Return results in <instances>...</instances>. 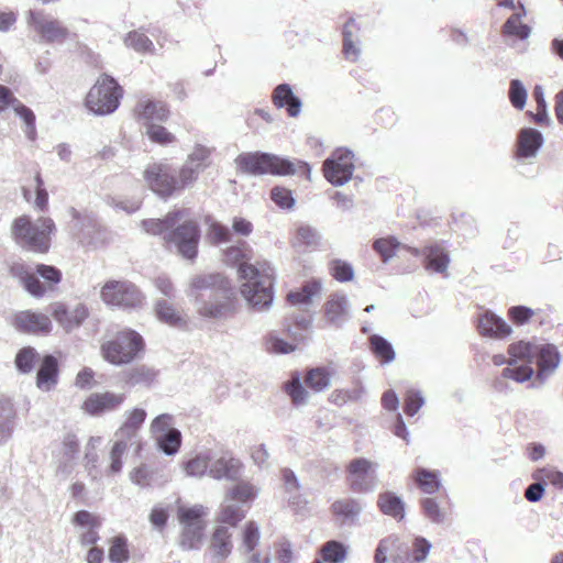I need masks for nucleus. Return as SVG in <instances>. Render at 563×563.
<instances>
[{
	"label": "nucleus",
	"mask_w": 563,
	"mask_h": 563,
	"mask_svg": "<svg viewBox=\"0 0 563 563\" xmlns=\"http://www.w3.org/2000/svg\"><path fill=\"white\" fill-rule=\"evenodd\" d=\"M245 253L241 247L231 246L224 253V262L238 267V275L242 282L240 291L250 309L262 312L268 310L275 298L274 269L268 267L260 269L243 260Z\"/></svg>",
	"instance_id": "nucleus-1"
},
{
	"label": "nucleus",
	"mask_w": 563,
	"mask_h": 563,
	"mask_svg": "<svg viewBox=\"0 0 563 563\" xmlns=\"http://www.w3.org/2000/svg\"><path fill=\"white\" fill-rule=\"evenodd\" d=\"M190 296L199 316L223 319L235 310V291L230 280L220 273L201 274L191 279Z\"/></svg>",
	"instance_id": "nucleus-2"
},
{
	"label": "nucleus",
	"mask_w": 563,
	"mask_h": 563,
	"mask_svg": "<svg viewBox=\"0 0 563 563\" xmlns=\"http://www.w3.org/2000/svg\"><path fill=\"white\" fill-rule=\"evenodd\" d=\"M234 163L238 173L250 176H290L298 174L309 178L311 174V167L307 162L290 161L262 151L243 152L235 157Z\"/></svg>",
	"instance_id": "nucleus-3"
},
{
	"label": "nucleus",
	"mask_w": 563,
	"mask_h": 563,
	"mask_svg": "<svg viewBox=\"0 0 563 563\" xmlns=\"http://www.w3.org/2000/svg\"><path fill=\"white\" fill-rule=\"evenodd\" d=\"M198 176L199 173L186 162L178 170V178L176 170L166 164H152L144 170V178L148 187L165 199L175 191L194 184Z\"/></svg>",
	"instance_id": "nucleus-4"
},
{
	"label": "nucleus",
	"mask_w": 563,
	"mask_h": 563,
	"mask_svg": "<svg viewBox=\"0 0 563 563\" xmlns=\"http://www.w3.org/2000/svg\"><path fill=\"white\" fill-rule=\"evenodd\" d=\"M56 231L53 219L40 217L34 222L29 216H21L13 221L12 233L16 242L36 253H46L51 247V235Z\"/></svg>",
	"instance_id": "nucleus-5"
},
{
	"label": "nucleus",
	"mask_w": 563,
	"mask_h": 563,
	"mask_svg": "<svg viewBox=\"0 0 563 563\" xmlns=\"http://www.w3.org/2000/svg\"><path fill=\"white\" fill-rule=\"evenodd\" d=\"M143 350V338L131 329L118 332L114 338L101 345L103 358L117 366L133 362Z\"/></svg>",
	"instance_id": "nucleus-6"
},
{
	"label": "nucleus",
	"mask_w": 563,
	"mask_h": 563,
	"mask_svg": "<svg viewBox=\"0 0 563 563\" xmlns=\"http://www.w3.org/2000/svg\"><path fill=\"white\" fill-rule=\"evenodd\" d=\"M122 96V87L114 78L104 74L88 91L85 104L96 115H108L119 108Z\"/></svg>",
	"instance_id": "nucleus-7"
},
{
	"label": "nucleus",
	"mask_w": 563,
	"mask_h": 563,
	"mask_svg": "<svg viewBox=\"0 0 563 563\" xmlns=\"http://www.w3.org/2000/svg\"><path fill=\"white\" fill-rule=\"evenodd\" d=\"M206 515V508L201 505L178 508L177 516L181 525L179 547L183 550L192 551L200 549L206 529L203 521Z\"/></svg>",
	"instance_id": "nucleus-8"
},
{
	"label": "nucleus",
	"mask_w": 563,
	"mask_h": 563,
	"mask_svg": "<svg viewBox=\"0 0 563 563\" xmlns=\"http://www.w3.org/2000/svg\"><path fill=\"white\" fill-rule=\"evenodd\" d=\"M101 298L107 306L122 310H135L143 307L145 296L129 280H109L101 288Z\"/></svg>",
	"instance_id": "nucleus-9"
},
{
	"label": "nucleus",
	"mask_w": 563,
	"mask_h": 563,
	"mask_svg": "<svg viewBox=\"0 0 563 563\" xmlns=\"http://www.w3.org/2000/svg\"><path fill=\"white\" fill-rule=\"evenodd\" d=\"M166 235L168 247H175L177 253L184 258L194 261L198 254V244L200 241V227L196 220H181Z\"/></svg>",
	"instance_id": "nucleus-10"
},
{
	"label": "nucleus",
	"mask_w": 563,
	"mask_h": 563,
	"mask_svg": "<svg viewBox=\"0 0 563 563\" xmlns=\"http://www.w3.org/2000/svg\"><path fill=\"white\" fill-rule=\"evenodd\" d=\"M346 484L356 494L374 492L378 484L376 465L365 457L353 459L346 465Z\"/></svg>",
	"instance_id": "nucleus-11"
},
{
	"label": "nucleus",
	"mask_w": 563,
	"mask_h": 563,
	"mask_svg": "<svg viewBox=\"0 0 563 563\" xmlns=\"http://www.w3.org/2000/svg\"><path fill=\"white\" fill-rule=\"evenodd\" d=\"M354 154L347 148H336L323 162V175L325 179L333 186H343L353 176L354 173Z\"/></svg>",
	"instance_id": "nucleus-12"
},
{
	"label": "nucleus",
	"mask_w": 563,
	"mask_h": 563,
	"mask_svg": "<svg viewBox=\"0 0 563 563\" xmlns=\"http://www.w3.org/2000/svg\"><path fill=\"white\" fill-rule=\"evenodd\" d=\"M244 465L230 451L212 450L209 476L216 481L238 482L242 477Z\"/></svg>",
	"instance_id": "nucleus-13"
},
{
	"label": "nucleus",
	"mask_w": 563,
	"mask_h": 563,
	"mask_svg": "<svg viewBox=\"0 0 563 563\" xmlns=\"http://www.w3.org/2000/svg\"><path fill=\"white\" fill-rule=\"evenodd\" d=\"M26 21L45 43L64 42L69 35L68 29L59 20L43 11L30 10Z\"/></svg>",
	"instance_id": "nucleus-14"
},
{
	"label": "nucleus",
	"mask_w": 563,
	"mask_h": 563,
	"mask_svg": "<svg viewBox=\"0 0 563 563\" xmlns=\"http://www.w3.org/2000/svg\"><path fill=\"white\" fill-rule=\"evenodd\" d=\"M125 394L111 391L91 394L84 402L82 408L91 416H100L107 411L119 409L124 400Z\"/></svg>",
	"instance_id": "nucleus-15"
},
{
	"label": "nucleus",
	"mask_w": 563,
	"mask_h": 563,
	"mask_svg": "<svg viewBox=\"0 0 563 563\" xmlns=\"http://www.w3.org/2000/svg\"><path fill=\"white\" fill-rule=\"evenodd\" d=\"M476 329L479 335L493 339H506L512 333L511 327L489 310L479 314Z\"/></svg>",
	"instance_id": "nucleus-16"
},
{
	"label": "nucleus",
	"mask_w": 563,
	"mask_h": 563,
	"mask_svg": "<svg viewBox=\"0 0 563 563\" xmlns=\"http://www.w3.org/2000/svg\"><path fill=\"white\" fill-rule=\"evenodd\" d=\"M189 216L188 209H174L163 219H146L141 222L143 230L152 235H163L166 242V235L183 219Z\"/></svg>",
	"instance_id": "nucleus-17"
},
{
	"label": "nucleus",
	"mask_w": 563,
	"mask_h": 563,
	"mask_svg": "<svg viewBox=\"0 0 563 563\" xmlns=\"http://www.w3.org/2000/svg\"><path fill=\"white\" fill-rule=\"evenodd\" d=\"M169 108L164 101L141 99L135 106V114L145 126L150 123L166 122L169 118Z\"/></svg>",
	"instance_id": "nucleus-18"
},
{
	"label": "nucleus",
	"mask_w": 563,
	"mask_h": 563,
	"mask_svg": "<svg viewBox=\"0 0 563 563\" xmlns=\"http://www.w3.org/2000/svg\"><path fill=\"white\" fill-rule=\"evenodd\" d=\"M327 322L335 328L343 327L350 319L349 299L344 294H333L324 303Z\"/></svg>",
	"instance_id": "nucleus-19"
},
{
	"label": "nucleus",
	"mask_w": 563,
	"mask_h": 563,
	"mask_svg": "<svg viewBox=\"0 0 563 563\" xmlns=\"http://www.w3.org/2000/svg\"><path fill=\"white\" fill-rule=\"evenodd\" d=\"M272 101L277 109L284 108L290 118H296L301 112L302 102L289 84L277 85L273 90Z\"/></svg>",
	"instance_id": "nucleus-20"
},
{
	"label": "nucleus",
	"mask_w": 563,
	"mask_h": 563,
	"mask_svg": "<svg viewBox=\"0 0 563 563\" xmlns=\"http://www.w3.org/2000/svg\"><path fill=\"white\" fill-rule=\"evenodd\" d=\"M14 327L25 333H47L52 329L51 319L42 313L23 311L15 316Z\"/></svg>",
	"instance_id": "nucleus-21"
},
{
	"label": "nucleus",
	"mask_w": 563,
	"mask_h": 563,
	"mask_svg": "<svg viewBox=\"0 0 563 563\" xmlns=\"http://www.w3.org/2000/svg\"><path fill=\"white\" fill-rule=\"evenodd\" d=\"M124 416L125 420L114 435L119 440L124 439L128 443L133 444L136 442L139 431L145 422L147 413L142 408H134L126 411Z\"/></svg>",
	"instance_id": "nucleus-22"
},
{
	"label": "nucleus",
	"mask_w": 563,
	"mask_h": 563,
	"mask_svg": "<svg viewBox=\"0 0 563 563\" xmlns=\"http://www.w3.org/2000/svg\"><path fill=\"white\" fill-rule=\"evenodd\" d=\"M363 508L354 498L335 500L331 505V511L341 526H353L358 521Z\"/></svg>",
	"instance_id": "nucleus-23"
},
{
	"label": "nucleus",
	"mask_w": 563,
	"mask_h": 563,
	"mask_svg": "<svg viewBox=\"0 0 563 563\" xmlns=\"http://www.w3.org/2000/svg\"><path fill=\"white\" fill-rule=\"evenodd\" d=\"M360 27L354 18H350L343 25V48L345 59L356 62L361 55V42L358 37Z\"/></svg>",
	"instance_id": "nucleus-24"
},
{
	"label": "nucleus",
	"mask_w": 563,
	"mask_h": 563,
	"mask_svg": "<svg viewBox=\"0 0 563 563\" xmlns=\"http://www.w3.org/2000/svg\"><path fill=\"white\" fill-rule=\"evenodd\" d=\"M231 539L232 534L229 528L219 526L214 529L210 541L213 561L220 563L232 553L233 544Z\"/></svg>",
	"instance_id": "nucleus-25"
},
{
	"label": "nucleus",
	"mask_w": 563,
	"mask_h": 563,
	"mask_svg": "<svg viewBox=\"0 0 563 563\" xmlns=\"http://www.w3.org/2000/svg\"><path fill=\"white\" fill-rule=\"evenodd\" d=\"M58 374L57 358L52 354L45 355L37 371L36 386L45 391L51 390L57 384Z\"/></svg>",
	"instance_id": "nucleus-26"
},
{
	"label": "nucleus",
	"mask_w": 563,
	"mask_h": 563,
	"mask_svg": "<svg viewBox=\"0 0 563 563\" xmlns=\"http://www.w3.org/2000/svg\"><path fill=\"white\" fill-rule=\"evenodd\" d=\"M158 372L147 365H137L121 373V379L129 387H151Z\"/></svg>",
	"instance_id": "nucleus-27"
},
{
	"label": "nucleus",
	"mask_w": 563,
	"mask_h": 563,
	"mask_svg": "<svg viewBox=\"0 0 563 563\" xmlns=\"http://www.w3.org/2000/svg\"><path fill=\"white\" fill-rule=\"evenodd\" d=\"M88 308L78 303L73 310H67L65 307H58L54 311L55 319L67 330L70 331L74 328L80 327L84 321L88 318Z\"/></svg>",
	"instance_id": "nucleus-28"
},
{
	"label": "nucleus",
	"mask_w": 563,
	"mask_h": 563,
	"mask_svg": "<svg viewBox=\"0 0 563 563\" xmlns=\"http://www.w3.org/2000/svg\"><path fill=\"white\" fill-rule=\"evenodd\" d=\"M543 143L542 134L534 129H523L517 140V156H534Z\"/></svg>",
	"instance_id": "nucleus-29"
},
{
	"label": "nucleus",
	"mask_w": 563,
	"mask_h": 563,
	"mask_svg": "<svg viewBox=\"0 0 563 563\" xmlns=\"http://www.w3.org/2000/svg\"><path fill=\"white\" fill-rule=\"evenodd\" d=\"M320 243V232L316 228L308 224L298 227L296 235L292 240V246L301 253L316 250Z\"/></svg>",
	"instance_id": "nucleus-30"
},
{
	"label": "nucleus",
	"mask_w": 563,
	"mask_h": 563,
	"mask_svg": "<svg viewBox=\"0 0 563 563\" xmlns=\"http://www.w3.org/2000/svg\"><path fill=\"white\" fill-rule=\"evenodd\" d=\"M519 11L511 14L503 25L501 33L505 36L526 40L530 35V26L521 22V18L526 15V9L522 3H518Z\"/></svg>",
	"instance_id": "nucleus-31"
},
{
	"label": "nucleus",
	"mask_w": 563,
	"mask_h": 563,
	"mask_svg": "<svg viewBox=\"0 0 563 563\" xmlns=\"http://www.w3.org/2000/svg\"><path fill=\"white\" fill-rule=\"evenodd\" d=\"M210 459H212V449L199 452L184 464L186 474L192 477L209 476Z\"/></svg>",
	"instance_id": "nucleus-32"
},
{
	"label": "nucleus",
	"mask_w": 563,
	"mask_h": 563,
	"mask_svg": "<svg viewBox=\"0 0 563 563\" xmlns=\"http://www.w3.org/2000/svg\"><path fill=\"white\" fill-rule=\"evenodd\" d=\"M15 410L11 400L0 401V444L5 443L13 433Z\"/></svg>",
	"instance_id": "nucleus-33"
},
{
	"label": "nucleus",
	"mask_w": 563,
	"mask_h": 563,
	"mask_svg": "<svg viewBox=\"0 0 563 563\" xmlns=\"http://www.w3.org/2000/svg\"><path fill=\"white\" fill-rule=\"evenodd\" d=\"M411 477L416 485L426 494H434L440 489L439 473L422 467L413 470Z\"/></svg>",
	"instance_id": "nucleus-34"
},
{
	"label": "nucleus",
	"mask_w": 563,
	"mask_h": 563,
	"mask_svg": "<svg viewBox=\"0 0 563 563\" xmlns=\"http://www.w3.org/2000/svg\"><path fill=\"white\" fill-rule=\"evenodd\" d=\"M537 347L533 343L523 340L509 344L508 354L510 358L508 365H512L518 360L531 364L537 354Z\"/></svg>",
	"instance_id": "nucleus-35"
},
{
	"label": "nucleus",
	"mask_w": 563,
	"mask_h": 563,
	"mask_svg": "<svg viewBox=\"0 0 563 563\" xmlns=\"http://www.w3.org/2000/svg\"><path fill=\"white\" fill-rule=\"evenodd\" d=\"M423 252L426 255V267L428 269L439 273L446 269L450 260L442 246L438 244L426 246Z\"/></svg>",
	"instance_id": "nucleus-36"
},
{
	"label": "nucleus",
	"mask_w": 563,
	"mask_h": 563,
	"mask_svg": "<svg viewBox=\"0 0 563 563\" xmlns=\"http://www.w3.org/2000/svg\"><path fill=\"white\" fill-rule=\"evenodd\" d=\"M71 216L70 230L76 239L84 242L89 234H86V229L93 227V218L88 213H81L74 207L68 209Z\"/></svg>",
	"instance_id": "nucleus-37"
},
{
	"label": "nucleus",
	"mask_w": 563,
	"mask_h": 563,
	"mask_svg": "<svg viewBox=\"0 0 563 563\" xmlns=\"http://www.w3.org/2000/svg\"><path fill=\"white\" fill-rule=\"evenodd\" d=\"M537 365L540 374L553 371L560 362V355L553 345H544L541 349L537 347Z\"/></svg>",
	"instance_id": "nucleus-38"
},
{
	"label": "nucleus",
	"mask_w": 563,
	"mask_h": 563,
	"mask_svg": "<svg viewBox=\"0 0 563 563\" xmlns=\"http://www.w3.org/2000/svg\"><path fill=\"white\" fill-rule=\"evenodd\" d=\"M158 449L166 455H175L181 445V432L178 429L167 431L155 437Z\"/></svg>",
	"instance_id": "nucleus-39"
},
{
	"label": "nucleus",
	"mask_w": 563,
	"mask_h": 563,
	"mask_svg": "<svg viewBox=\"0 0 563 563\" xmlns=\"http://www.w3.org/2000/svg\"><path fill=\"white\" fill-rule=\"evenodd\" d=\"M257 494L258 492L255 486L246 482H241L228 489L225 494V501H239L241 504H246L255 499Z\"/></svg>",
	"instance_id": "nucleus-40"
},
{
	"label": "nucleus",
	"mask_w": 563,
	"mask_h": 563,
	"mask_svg": "<svg viewBox=\"0 0 563 563\" xmlns=\"http://www.w3.org/2000/svg\"><path fill=\"white\" fill-rule=\"evenodd\" d=\"M211 153L212 148L196 144L185 162L200 174L211 165Z\"/></svg>",
	"instance_id": "nucleus-41"
},
{
	"label": "nucleus",
	"mask_w": 563,
	"mask_h": 563,
	"mask_svg": "<svg viewBox=\"0 0 563 563\" xmlns=\"http://www.w3.org/2000/svg\"><path fill=\"white\" fill-rule=\"evenodd\" d=\"M124 44L125 46L142 54H152L155 51L153 42L140 30L130 31L124 37Z\"/></svg>",
	"instance_id": "nucleus-42"
},
{
	"label": "nucleus",
	"mask_w": 563,
	"mask_h": 563,
	"mask_svg": "<svg viewBox=\"0 0 563 563\" xmlns=\"http://www.w3.org/2000/svg\"><path fill=\"white\" fill-rule=\"evenodd\" d=\"M346 553V548L340 541L335 540L325 542L320 550L321 561L325 563L342 562Z\"/></svg>",
	"instance_id": "nucleus-43"
},
{
	"label": "nucleus",
	"mask_w": 563,
	"mask_h": 563,
	"mask_svg": "<svg viewBox=\"0 0 563 563\" xmlns=\"http://www.w3.org/2000/svg\"><path fill=\"white\" fill-rule=\"evenodd\" d=\"M244 518L245 510L242 508L241 505L232 504L231 501L224 500V504L221 506V511L218 518L220 522L235 527Z\"/></svg>",
	"instance_id": "nucleus-44"
},
{
	"label": "nucleus",
	"mask_w": 563,
	"mask_h": 563,
	"mask_svg": "<svg viewBox=\"0 0 563 563\" xmlns=\"http://www.w3.org/2000/svg\"><path fill=\"white\" fill-rule=\"evenodd\" d=\"M129 558L128 539L123 534L115 536L109 549V560L112 563H124Z\"/></svg>",
	"instance_id": "nucleus-45"
},
{
	"label": "nucleus",
	"mask_w": 563,
	"mask_h": 563,
	"mask_svg": "<svg viewBox=\"0 0 563 563\" xmlns=\"http://www.w3.org/2000/svg\"><path fill=\"white\" fill-rule=\"evenodd\" d=\"M37 356L38 354L34 347H22L15 356L16 369L22 374L30 373L34 368Z\"/></svg>",
	"instance_id": "nucleus-46"
},
{
	"label": "nucleus",
	"mask_w": 563,
	"mask_h": 563,
	"mask_svg": "<svg viewBox=\"0 0 563 563\" xmlns=\"http://www.w3.org/2000/svg\"><path fill=\"white\" fill-rule=\"evenodd\" d=\"M330 380V374L324 368H313L305 377L306 386L314 391H322L328 388Z\"/></svg>",
	"instance_id": "nucleus-47"
},
{
	"label": "nucleus",
	"mask_w": 563,
	"mask_h": 563,
	"mask_svg": "<svg viewBox=\"0 0 563 563\" xmlns=\"http://www.w3.org/2000/svg\"><path fill=\"white\" fill-rule=\"evenodd\" d=\"M329 269L332 277L340 283H346L354 278V268L346 261L333 260L329 264Z\"/></svg>",
	"instance_id": "nucleus-48"
},
{
	"label": "nucleus",
	"mask_w": 563,
	"mask_h": 563,
	"mask_svg": "<svg viewBox=\"0 0 563 563\" xmlns=\"http://www.w3.org/2000/svg\"><path fill=\"white\" fill-rule=\"evenodd\" d=\"M155 312H156L157 318L161 321H163L169 325L175 327L181 322V318H180L179 313L166 300H158L156 302Z\"/></svg>",
	"instance_id": "nucleus-49"
},
{
	"label": "nucleus",
	"mask_w": 563,
	"mask_h": 563,
	"mask_svg": "<svg viewBox=\"0 0 563 563\" xmlns=\"http://www.w3.org/2000/svg\"><path fill=\"white\" fill-rule=\"evenodd\" d=\"M145 128L148 139L159 145H167L176 140L175 135L161 124L150 123Z\"/></svg>",
	"instance_id": "nucleus-50"
},
{
	"label": "nucleus",
	"mask_w": 563,
	"mask_h": 563,
	"mask_svg": "<svg viewBox=\"0 0 563 563\" xmlns=\"http://www.w3.org/2000/svg\"><path fill=\"white\" fill-rule=\"evenodd\" d=\"M260 543V529L255 521H249L243 530L241 552H252Z\"/></svg>",
	"instance_id": "nucleus-51"
},
{
	"label": "nucleus",
	"mask_w": 563,
	"mask_h": 563,
	"mask_svg": "<svg viewBox=\"0 0 563 563\" xmlns=\"http://www.w3.org/2000/svg\"><path fill=\"white\" fill-rule=\"evenodd\" d=\"M130 445L131 444L128 443L124 439L115 440V442L112 446V450L110 452V460H111V463L109 466L110 473L117 474V473L121 472L122 466H123L122 456Z\"/></svg>",
	"instance_id": "nucleus-52"
},
{
	"label": "nucleus",
	"mask_w": 563,
	"mask_h": 563,
	"mask_svg": "<svg viewBox=\"0 0 563 563\" xmlns=\"http://www.w3.org/2000/svg\"><path fill=\"white\" fill-rule=\"evenodd\" d=\"M285 390L295 405L298 406L306 401L307 391L301 384L298 373H296L292 378L285 384Z\"/></svg>",
	"instance_id": "nucleus-53"
},
{
	"label": "nucleus",
	"mask_w": 563,
	"mask_h": 563,
	"mask_svg": "<svg viewBox=\"0 0 563 563\" xmlns=\"http://www.w3.org/2000/svg\"><path fill=\"white\" fill-rule=\"evenodd\" d=\"M504 378L512 379L518 383H523L529 380L533 375V368L531 367V364H523L519 366H511L505 367L501 373Z\"/></svg>",
	"instance_id": "nucleus-54"
},
{
	"label": "nucleus",
	"mask_w": 563,
	"mask_h": 563,
	"mask_svg": "<svg viewBox=\"0 0 563 563\" xmlns=\"http://www.w3.org/2000/svg\"><path fill=\"white\" fill-rule=\"evenodd\" d=\"M283 481L285 485L286 493L289 495L290 504H299L298 492L300 489V483L294 471L290 468H284L282 471Z\"/></svg>",
	"instance_id": "nucleus-55"
},
{
	"label": "nucleus",
	"mask_w": 563,
	"mask_h": 563,
	"mask_svg": "<svg viewBox=\"0 0 563 563\" xmlns=\"http://www.w3.org/2000/svg\"><path fill=\"white\" fill-rule=\"evenodd\" d=\"M271 199L282 209H291L295 205L291 190L282 186H275L271 190Z\"/></svg>",
	"instance_id": "nucleus-56"
},
{
	"label": "nucleus",
	"mask_w": 563,
	"mask_h": 563,
	"mask_svg": "<svg viewBox=\"0 0 563 563\" xmlns=\"http://www.w3.org/2000/svg\"><path fill=\"white\" fill-rule=\"evenodd\" d=\"M73 523L81 528H100L102 519L88 510H78L73 518Z\"/></svg>",
	"instance_id": "nucleus-57"
},
{
	"label": "nucleus",
	"mask_w": 563,
	"mask_h": 563,
	"mask_svg": "<svg viewBox=\"0 0 563 563\" xmlns=\"http://www.w3.org/2000/svg\"><path fill=\"white\" fill-rule=\"evenodd\" d=\"M130 479L133 484L142 488L150 487L153 479V472L148 465L142 464L130 473Z\"/></svg>",
	"instance_id": "nucleus-58"
},
{
	"label": "nucleus",
	"mask_w": 563,
	"mask_h": 563,
	"mask_svg": "<svg viewBox=\"0 0 563 563\" xmlns=\"http://www.w3.org/2000/svg\"><path fill=\"white\" fill-rule=\"evenodd\" d=\"M509 99L512 106L517 109H523L527 99V91L518 79L510 82Z\"/></svg>",
	"instance_id": "nucleus-59"
},
{
	"label": "nucleus",
	"mask_w": 563,
	"mask_h": 563,
	"mask_svg": "<svg viewBox=\"0 0 563 563\" xmlns=\"http://www.w3.org/2000/svg\"><path fill=\"white\" fill-rule=\"evenodd\" d=\"M534 316V311L525 306H514L508 309V318L516 325H523Z\"/></svg>",
	"instance_id": "nucleus-60"
},
{
	"label": "nucleus",
	"mask_w": 563,
	"mask_h": 563,
	"mask_svg": "<svg viewBox=\"0 0 563 563\" xmlns=\"http://www.w3.org/2000/svg\"><path fill=\"white\" fill-rule=\"evenodd\" d=\"M174 429V417L169 413L157 416L151 423V431L155 437Z\"/></svg>",
	"instance_id": "nucleus-61"
},
{
	"label": "nucleus",
	"mask_w": 563,
	"mask_h": 563,
	"mask_svg": "<svg viewBox=\"0 0 563 563\" xmlns=\"http://www.w3.org/2000/svg\"><path fill=\"white\" fill-rule=\"evenodd\" d=\"M533 478L542 479L559 489L563 488V473L559 471L541 468L533 474Z\"/></svg>",
	"instance_id": "nucleus-62"
},
{
	"label": "nucleus",
	"mask_w": 563,
	"mask_h": 563,
	"mask_svg": "<svg viewBox=\"0 0 563 563\" xmlns=\"http://www.w3.org/2000/svg\"><path fill=\"white\" fill-rule=\"evenodd\" d=\"M424 515L433 522H441L444 520V514L440 509L438 503L432 498H424L421 501Z\"/></svg>",
	"instance_id": "nucleus-63"
},
{
	"label": "nucleus",
	"mask_w": 563,
	"mask_h": 563,
	"mask_svg": "<svg viewBox=\"0 0 563 563\" xmlns=\"http://www.w3.org/2000/svg\"><path fill=\"white\" fill-rule=\"evenodd\" d=\"M211 240L213 243H228L232 239L231 230L219 222H214L210 227Z\"/></svg>",
	"instance_id": "nucleus-64"
}]
</instances>
